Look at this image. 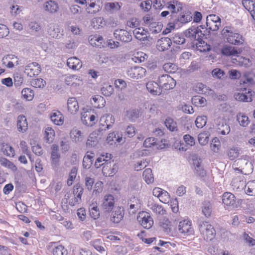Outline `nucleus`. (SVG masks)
Returning <instances> with one entry per match:
<instances>
[{
	"label": "nucleus",
	"instance_id": "f257e3e1",
	"mask_svg": "<svg viewBox=\"0 0 255 255\" xmlns=\"http://www.w3.org/2000/svg\"><path fill=\"white\" fill-rule=\"evenodd\" d=\"M111 158V154L106 153V155H102L98 157L95 163V166L97 168L103 166L102 172L106 176H113L118 169V166L116 164H114L111 167V162L109 161Z\"/></svg>",
	"mask_w": 255,
	"mask_h": 255
},
{
	"label": "nucleus",
	"instance_id": "f03ea898",
	"mask_svg": "<svg viewBox=\"0 0 255 255\" xmlns=\"http://www.w3.org/2000/svg\"><path fill=\"white\" fill-rule=\"evenodd\" d=\"M222 35L228 42L233 45L241 44L244 42L242 35L234 31L233 28L230 26H225L223 28Z\"/></svg>",
	"mask_w": 255,
	"mask_h": 255
},
{
	"label": "nucleus",
	"instance_id": "7ed1b4c3",
	"mask_svg": "<svg viewBox=\"0 0 255 255\" xmlns=\"http://www.w3.org/2000/svg\"><path fill=\"white\" fill-rule=\"evenodd\" d=\"M214 126L218 134L227 135L231 131L229 125L223 116H216L214 120Z\"/></svg>",
	"mask_w": 255,
	"mask_h": 255
},
{
	"label": "nucleus",
	"instance_id": "20e7f679",
	"mask_svg": "<svg viewBox=\"0 0 255 255\" xmlns=\"http://www.w3.org/2000/svg\"><path fill=\"white\" fill-rule=\"evenodd\" d=\"M198 226L200 232L205 240L211 241L215 238L216 231L208 222L200 221Z\"/></svg>",
	"mask_w": 255,
	"mask_h": 255
},
{
	"label": "nucleus",
	"instance_id": "39448f33",
	"mask_svg": "<svg viewBox=\"0 0 255 255\" xmlns=\"http://www.w3.org/2000/svg\"><path fill=\"white\" fill-rule=\"evenodd\" d=\"M158 82L159 87L165 90L172 89L176 85L175 80L167 74H163L159 76Z\"/></svg>",
	"mask_w": 255,
	"mask_h": 255
},
{
	"label": "nucleus",
	"instance_id": "423d86ee",
	"mask_svg": "<svg viewBox=\"0 0 255 255\" xmlns=\"http://www.w3.org/2000/svg\"><path fill=\"white\" fill-rule=\"evenodd\" d=\"M234 97L240 102H251L252 101V91L250 89L240 88L237 90Z\"/></svg>",
	"mask_w": 255,
	"mask_h": 255
},
{
	"label": "nucleus",
	"instance_id": "0eeeda50",
	"mask_svg": "<svg viewBox=\"0 0 255 255\" xmlns=\"http://www.w3.org/2000/svg\"><path fill=\"white\" fill-rule=\"evenodd\" d=\"M137 220L140 224L145 229H149L153 224V221L150 215L147 212L139 213Z\"/></svg>",
	"mask_w": 255,
	"mask_h": 255
},
{
	"label": "nucleus",
	"instance_id": "6e6552de",
	"mask_svg": "<svg viewBox=\"0 0 255 255\" xmlns=\"http://www.w3.org/2000/svg\"><path fill=\"white\" fill-rule=\"evenodd\" d=\"M146 72L145 68L140 66H135L128 68L127 71V74L131 78L138 79L144 77Z\"/></svg>",
	"mask_w": 255,
	"mask_h": 255
},
{
	"label": "nucleus",
	"instance_id": "1a4fd4ad",
	"mask_svg": "<svg viewBox=\"0 0 255 255\" xmlns=\"http://www.w3.org/2000/svg\"><path fill=\"white\" fill-rule=\"evenodd\" d=\"M206 25L209 29L217 31L221 25L220 18L215 14H210L207 16Z\"/></svg>",
	"mask_w": 255,
	"mask_h": 255
},
{
	"label": "nucleus",
	"instance_id": "9d476101",
	"mask_svg": "<svg viewBox=\"0 0 255 255\" xmlns=\"http://www.w3.org/2000/svg\"><path fill=\"white\" fill-rule=\"evenodd\" d=\"M178 230L181 234L186 236L192 235L194 233V229L192 227L191 222L186 220L179 222Z\"/></svg>",
	"mask_w": 255,
	"mask_h": 255
},
{
	"label": "nucleus",
	"instance_id": "9b49d317",
	"mask_svg": "<svg viewBox=\"0 0 255 255\" xmlns=\"http://www.w3.org/2000/svg\"><path fill=\"white\" fill-rule=\"evenodd\" d=\"M248 158L249 157L248 156H245L243 158H239L235 161L233 166H238L240 165L242 162H245V166L243 167L241 171L245 174H249L253 172L254 167L252 162L249 160Z\"/></svg>",
	"mask_w": 255,
	"mask_h": 255
},
{
	"label": "nucleus",
	"instance_id": "f8f14e48",
	"mask_svg": "<svg viewBox=\"0 0 255 255\" xmlns=\"http://www.w3.org/2000/svg\"><path fill=\"white\" fill-rule=\"evenodd\" d=\"M87 133L80 128H74L70 133V136L72 141L75 143H80L82 142L86 136Z\"/></svg>",
	"mask_w": 255,
	"mask_h": 255
},
{
	"label": "nucleus",
	"instance_id": "ddd939ff",
	"mask_svg": "<svg viewBox=\"0 0 255 255\" xmlns=\"http://www.w3.org/2000/svg\"><path fill=\"white\" fill-rule=\"evenodd\" d=\"M24 72L28 76L33 77L40 73L41 67L37 63L32 62L25 66Z\"/></svg>",
	"mask_w": 255,
	"mask_h": 255
},
{
	"label": "nucleus",
	"instance_id": "4468645a",
	"mask_svg": "<svg viewBox=\"0 0 255 255\" xmlns=\"http://www.w3.org/2000/svg\"><path fill=\"white\" fill-rule=\"evenodd\" d=\"M43 8L46 12L49 14H54L58 12L59 10V5L56 1L48 0L44 2Z\"/></svg>",
	"mask_w": 255,
	"mask_h": 255
},
{
	"label": "nucleus",
	"instance_id": "2eb2a0df",
	"mask_svg": "<svg viewBox=\"0 0 255 255\" xmlns=\"http://www.w3.org/2000/svg\"><path fill=\"white\" fill-rule=\"evenodd\" d=\"M115 205V199L111 194H107L104 196L101 207L106 212L109 213L112 211Z\"/></svg>",
	"mask_w": 255,
	"mask_h": 255
},
{
	"label": "nucleus",
	"instance_id": "dca6fc26",
	"mask_svg": "<svg viewBox=\"0 0 255 255\" xmlns=\"http://www.w3.org/2000/svg\"><path fill=\"white\" fill-rule=\"evenodd\" d=\"M114 35L117 39L123 42H129L132 40V36L129 32L123 29L115 30Z\"/></svg>",
	"mask_w": 255,
	"mask_h": 255
},
{
	"label": "nucleus",
	"instance_id": "f3484780",
	"mask_svg": "<svg viewBox=\"0 0 255 255\" xmlns=\"http://www.w3.org/2000/svg\"><path fill=\"white\" fill-rule=\"evenodd\" d=\"M193 165L194 173L201 178L206 175V171L204 169L202 162V159L200 158H196L193 160Z\"/></svg>",
	"mask_w": 255,
	"mask_h": 255
},
{
	"label": "nucleus",
	"instance_id": "a211bd4d",
	"mask_svg": "<svg viewBox=\"0 0 255 255\" xmlns=\"http://www.w3.org/2000/svg\"><path fill=\"white\" fill-rule=\"evenodd\" d=\"M124 215L125 211L122 207H116L111 214L110 220L114 223H119L123 220Z\"/></svg>",
	"mask_w": 255,
	"mask_h": 255
},
{
	"label": "nucleus",
	"instance_id": "6ab92c4d",
	"mask_svg": "<svg viewBox=\"0 0 255 255\" xmlns=\"http://www.w3.org/2000/svg\"><path fill=\"white\" fill-rule=\"evenodd\" d=\"M185 34L187 37L194 39V41L197 39H200V37H202L203 35H204L200 28L196 26H192L187 29L185 31Z\"/></svg>",
	"mask_w": 255,
	"mask_h": 255
},
{
	"label": "nucleus",
	"instance_id": "aec40b11",
	"mask_svg": "<svg viewBox=\"0 0 255 255\" xmlns=\"http://www.w3.org/2000/svg\"><path fill=\"white\" fill-rule=\"evenodd\" d=\"M195 90L198 93L209 96L212 98L215 97V92L206 85L201 83H197L194 87Z\"/></svg>",
	"mask_w": 255,
	"mask_h": 255
},
{
	"label": "nucleus",
	"instance_id": "412c9836",
	"mask_svg": "<svg viewBox=\"0 0 255 255\" xmlns=\"http://www.w3.org/2000/svg\"><path fill=\"white\" fill-rule=\"evenodd\" d=\"M107 142L113 145L114 143H123L125 142V139L123 137V135L121 133L118 131H113L110 133L107 138Z\"/></svg>",
	"mask_w": 255,
	"mask_h": 255
},
{
	"label": "nucleus",
	"instance_id": "4be33fe9",
	"mask_svg": "<svg viewBox=\"0 0 255 255\" xmlns=\"http://www.w3.org/2000/svg\"><path fill=\"white\" fill-rule=\"evenodd\" d=\"M102 9V6L96 3L95 1L90 0L85 6V11L90 15H95Z\"/></svg>",
	"mask_w": 255,
	"mask_h": 255
},
{
	"label": "nucleus",
	"instance_id": "5701e85b",
	"mask_svg": "<svg viewBox=\"0 0 255 255\" xmlns=\"http://www.w3.org/2000/svg\"><path fill=\"white\" fill-rule=\"evenodd\" d=\"M50 118L51 121L56 125L60 126L64 123V117L59 111H52L50 114Z\"/></svg>",
	"mask_w": 255,
	"mask_h": 255
},
{
	"label": "nucleus",
	"instance_id": "b1692460",
	"mask_svg": "<svg viewBox=\"0 0 255 255\" xmlns=\"http://www.w3.org/2000/svg\"><path fill=\"white\" fill-rule=\"evenodd\" d=\"M242 52L241 49H238L231 46L226 45L223 47L221 52L226 56H237Z\"/></svg>",
	"mask_w": 255,
	"mask_h": 255
},
{
	"label": "nucleus",
	"instance_id": "393cba45",
	"mask_svg": "<svg viewBox=\"0 0 255 255\" xmlns=\"http://www.w3.org/2000/svg\"><path fill=\"white\" fill-rule=\"evenodd\" d=\"M81 191L77 195H75L74 193H68L65 195V197L67 202H68L71 206H75L81 201Z\"/></svg>",
	"mask_w": 255,
	"mask_h": 255
},
{
	"label": "nucleus",
	"instance_id": "a878e982",
	"mask_svg": "<svg viewBox=\"0 0 255 255\" xmlns=\"http://www.w3.org/2000/svg\"><path fill=\"white\" fill-rule=\"evenodd\" d=\"M17 128L18 131L24 133L28 129V123L26 117L23 115H19L17 118Z\"/></svg>",
	"mask_w": 255,
	"mask_h": 255
},
{
	"label": "nucleus",
	"instance_id": "bb28decb",
	"mask_svg": "<svg viewBox=\"0 0 255 255\" xmlns=\"http://www.w3.org/2000/svg\"><path fill=\"white\" fill-rule=\"evenodd\" d=\"M147 207L156 215H163L166 213L165 210L161 205L158 204L153 201H149L147 203Z\"/></svg>",
	"mask_w": 255,
	"mask_h": 255
},
{
	"label": "nucleus",
	"instance_id": "cd10ccee",
	"mask_svg": "<svg viewBox=\"0 0 255 255\" xmlns=\"http://www.w3.org/2000/svg\"><path fill=\"white\" fill-rule=\"evenodd\" d=\"M146 88L149 92L154 95H159L162 93V90L159 87L158 82L149 81L146 84Z\"/></svg>",
	"mask_w": 255,
	"mask_h": 255
},
{
	"label": "nucleus",
	"instance_id": "c85d7f7f",
	"mask_svg": "<svg viewBox=\"0 0 255 255\" xmlns=\"http://www.w3.org/2000/svg\"><path fill=\"white\" fill-rule=\"evenodd\" d=\"M67 65L69 68L74 70H78L82 66L81 60L76 57L69 58L67 60Z\"/></svg>",
	"mask_w": 255,
	"mask_h": 255
},
{
	"label": "nucleus",
	"instance_id": "c756f323",
	"mask_svg": "<svg viewBox=\"0 0 255 255\" xmlns=\"http://www.w3.org/2000/svg\"><path fill=\"white\" fill-rule=\"evenodd\" d=\"M171 45V39L168 37L161 38L157 41V47L159 51L168 49Z\"/></svg>",
	"mask_w": 255,
	"mask_h": 255
},
{
	"label": "nucleus",
	"instance_id": "7c9ffc66",
	"mask_svg": "<svg viewBox=\"0 0 255 255\" xmlns=\"http://www.w3.org/2000/svg\"><path fill=\"white\" fill-rule=\"evenodd\" d=\"M51 159L52 164L56 165L59 162L60 155L59 153V147L57 145L53 144L51 147Z\"/></svg>",
	"mask_w": 255,
	"mask_h": 255
},
{
	"label": "nucleus",
	"instance_id": "2f4dec72",
	"mask_svg": "<svg viewBox=\"0 0 255 255\" xmlns=\"http://www.w3.org/2000/svg\"><path fill=\"white\" fill-rule=\"evenodd\" d=\"M79 105L75 98H70L67 101L68 111L72 114H75L79 110Z\"/></svg>",
	"mask_w": 255,
	"mask_h": 255
},
{
	"label": "nucleus",
	"instance_id": "473e14b6",
	"mask_svg": "<svg viewBox=\"0 0 255 255\" xmlns=\"http://www.w3.org/2000/svg\"><path fill=\"white\" fill-rule=\"evenodd\" d=\"M233 62L245 67H250L252 65V62L250 59L238 55L237 58L233 59Z\"/></svg>",
	"mask_w": 255,
	"mask_h": 255
},
{
	"label": "nucleus",
	"instance_id": "72a5a7b5",
	"mask_svg": "<svg viewBox=\"0 0 255 255\" xmlns=\"http://www.w3.org/2000/svg\"><path fill=\"white\" fill-rule=\"evenodd\" d=\"M201 38L202 37H200V39H197L194 41V45H195L197 50L200 52H206L209 51L210 49V45L202 40Z\"/></svg>",
	"mask_w": 255,
	"mask_h": 255
},
{
	"label": "nucleus",
	"instance_id": "f704fd0d",
	"mask_svg": "<svg viewBox=\"0 0 255 255\" xmlns=\"http://www.w3.org/2000/svg\"><path fill=\"white\" fill-rule=\"evenodd\" d=\"M65 83L68 85L74 87L82 85L83 82L80 77L76 75H71L65 79Z\"/></svg>",
	"mask_w": 255,
	"mask_h": 255
},
{
	"label": "nucleus",
	"instance_id": "c9c22d12",
	"mask_svg": "<svg viewBox=\"0 0 255 255\" xmlns=\"http://www.w3.org/2000/svg\"><path fill=\"white\" fill-rule=\"evenodd\" d=\"M222 202L227 206H233L236 203L235 197L230 192H226L223 195Z\"/></svg>",
	"mask_w": 255,
	"mask_h": 255
},
{
	"label": "nucleus",
	"instance_id": "e433bc0d",
	"mask_svg": "<svg viewBox=\"0 0 255 255\" xmlns=\"http://www.w3.org/2000/svg\"><path fill=\"white\" fill-rule=\"evenodd\" d=\"M47 32L53 38H57L59 37L60 29L57 24L50 23L48 25Z\"/></svg>",
	"mask_w": 255,
	"mask_h": 255
},
{
	"label": "nucleus",
	"instance_id": "4c0bfd02",
	"mask_svg": "<svg viewBox=\"0 0 255 255\" xmlns=\"http://www.w3.org/2000/svg\"><path fill=\"white\" fill-rule=\"evenodd\" d=\"M94 154L92 152H87L83 160V167L86 169H89L94 161Z\"/></svg>",
	"mask_w": 255,
	"mask_h": 255
},
{
	"label": "nucleus",
	"instance_id": "58836bf2",
	"mask_svg": "<svg viewBox=\"0 0 255 255\" xmlns=\"http://www.w3.org/2000/svg\"><path fill=\"white\" fill-rule=\"evenodd\" d=\"M134 37L139 40H144L147 37V31L142 27H137L133 31Z\"/></svg>",
	"mask_w": 255,
	"mask_h": 255
},
{
	"label": "nucleus",
	"instance_id": "ea45409f",
	"mask_svg": "<svg viewBox=\"0 0 255 255\" xmlns=\"http://www.w3.org/2000/svg\"><path fill=\"white\" fill-rule=\"evenodd\" d=\"M92 105L97 108H101L105 106L106 101L103 97L100 95H95L93 97L91 101Z\"/></svg>",
	"mask_w": 255,
	"mask_h": 255
},
{
	"label": "nucleus",
	"instance_id": "a19ab883",
	"mask_svg": "<svg viewBox=\"0 0 255 255\" xmlns=\"http://www.w3.org/2000/svg\"><path fill=\"white\" fill-rule=\"evenodd\" d=\"M51 248V252L53 255H65L66 254V250L62 245L56 246L55 243H52Z\"/></svg>",
	"mask_w": 255,
	"mask_h": 255
},
{
	"label": "nucleus",
	"instance_id": "79ce46f5",
	"mask_svg": "<svg viewBox=\"0 0 255 255\" xmlns=\"http://www.w3.org/2000/svg\"><path fill=\"white\" fill-rule=\"evenodd\" d=\"M167 8L172 13H177L182 9V4L177 1L173 0L168 3Z\"/></svg>",
	"mask_w": 255,
	"mask_h": 255
},
{
	"label": "nucleus",
	"instance_id": "37998d69",
	"mask_svg": "<svg viewBox=\"0 0 255 255\" xmlns=\"http://www.w3.org/2000/svg\"><path fill=\"white\" fill-rule=\"evenodd\" d=\"M98 132L95 131L90 133L86 142V144L88 146H95L98 142Z\"/></svg>",
	"mask_w": 255,
	"mask_h": 255
},
{
	"label": "nucleus",
	"instance_id": "c03bdc74",
	"mask_svg": "<svg viewBox=\"0 0 255 255\" xmlns=\"http://www.w3.org/2000/svg\"><path fill=\"white\" fill-rule=\"evenodd\" d=\"M237 120L240 125L243 127H246L250 124L248 117L243 113H239L237 115Z\"/></svg>",
	"mask_w": 255,
	"mask_h": 255
},
{
	"label": "nucleus",
	"instance_id": "a18cd8bd",
	"mask_svg": "<svg viewBox=\"0 0 255 255\" xmlns=\"http://www.w3.org/2000/svg\"><path fill=\"white\" fill-rule=\"evenodd\" d=\"M142 176L145 182L148 184L152 183L154 181V177L150 168L146 169L143 172Z\"/></svg>",
	"mask_w": 255,
	"mask_h": 255
},
{
	"label": "nucleus",
	"instance_id": "49530a36",
	"mask_svg": "<svg viewBox=\"0 0 255 255\" xmlns=\"http://www.w3.org/2000/svg\"><path fill=\"white\" fill-rule=\"evenodd\" d=\"M106 24V21L102 17H96L92 20V25L94 28H100L103 27Z\"/></svg>",
	"mask_w": 255,
	"mask_h": 255
},
{
	"label": "nucleus",
	"instance_id": "de8ad7c7",
	"mask_svg": "<svg viewBox=\"0 0 255 255\" xmlns=\"http://www.w3.org/2000/svg\"><path fill=\"white\" fill-rule=\"evenodd\" d=\"M55 136V131L51 127H47L45 129L44 138L47 142L51 143L53 141Z\"/></svg>",
	"mask_w": 255,
	"mask_h": 255
},
{
	"label": "nucleus",
	"instance_id": "09e8293b",
	"mask_svg": "<svg viewBox=\"0 0 255 255\" xmlns=\"http://www.w3.org/2000/svg\"><path fill=\"white\" fill-rule=\"evenodd\" d=\"M89 212L90 216L94 220L98 219L100 217V211L97 204L90 205Z\"/></svg>",
	"mask_w": 255,
	"mask_h": 255
},
{
	"label": "nucleus",
	"instance_id": "8fccbe9b",
	"mask_svg": "<svg viewBox=\"0 0 255 255\" xmlns=\"http://www.w3.org/2000/svg\"><path fill=\"white\" fill-rule=\"evenodd\" d=\"M21 95L22 98L28 101H31L34 96L33 91L28 88H24L22 90Z\"/></svg>",
	"mask_w": 255,
	"mask_h": 255
},
{
	"label": "nucleus",
	"instance_id": "3c124183",
	"mask_svg": "<svg viewBox=\"0 0 255 255\" xmlns=\"http://www.w3.org/2000/svg\"><path fill=\"white\" fill-rule=\"evenodd\" d=\"M119 62V57L117 55H111L109 57L104 58V60L102 63H107L108 66L117 65Z\"/></svg>",
	"mask_w": 255,
	"mask_h": 255
},
{
	"label": "nucleus",
	"instance_id": "603ef678",
	"mask_svg": "<svg viewBox=\"0 0 255 255\" xmlns=\"http://www.w3.org/2000/svg\"><path fill=\"white\" fill-rule=\"evenodd\" d=\"M90 42L93 46L101 47L104 42V38L100 35H94L90 39Z\"/></svg>",
	"mask_w": 255,
	"mask_h": 255
},
{
	"label": "nucleus",
	"instance_id": "864d4df0",
	"mask_svg": "<svg viewBox=\"0 0 255 255\" xmlns=\"http://www.w3.org/2000/svg\"><path fill=\"white\" fill-rule=\"evenodd\" d=\"M1 150L3 153L7 156L13 157L15 155V151L13 147L7 144L2 145Z\"/></svg>",
	"mask_w": 255,
	"mask_h": 255
},
{
	"label": "nucleus",
	"instance_id": "5fc2aeb1",
	"mask_svg": "<svg viewBox=\"0 0 255 255\" xmlns=\"http://www.w3.org/2000/svg\"><path fill=\"white\" fill-rule=\"evenodd\" d=\"M209 135L210 134L207 131H204L199 133L198 136L199 143L202 145H206L209 141Z\"/></svg>",
	"mask_w": 255,
	"mask_h": 255
},
{
	"label": "nucleus",
	"instance_id": "6e6d98bb",
	"mask_svg": "<svg viewBox=\"0 0 255 255\" xmlns=\"http://www.w3.org/2000/svg\"><path fill=\"white\" fill-rule=\"evenodd\" d=\"M212 208L209 202H205L202 206V213L207 217L211 216Z\"/></svg>",
	"mask_w": 255,
	"mask_h": 255
},
{
	"label": "nucleus",
	"instance_id": "4d7b16f0",
	"mask_svg": "<svg viewBox=\"0 0 255 255\" xmlns=\"http://www.w3.org/2000/svg\"><path fill=\"white\" fill-rule=\"evenodd\" d=\"M138 111L136 109H130L126 112V117L131 121H134L138 117Z\"/></svg>",
	"mask_w": 255,
	"mask_h": 255
},
{
	"label": "nucleus",
	"instance_id": "13d9d810",
	"mask_svg": "<svg viewBox=\"0 0 255 255\" xmlns=\"http://www.w3.org/2000/svg\"><path fill=\"white\" fill-rule=\"evenodd\" d=\"M164 124L166 127L170 131H174L177 129L176 123L170 118H167L165 120Z\"/></svg>",
	"mask_w": 255,
	"mask_h": 255
},
{
	"label": "nucleus",
	"instance_id": "bf43d9fd",
	"mask_svg": "<svg viewBox=\"0 0 255 255\" xmlns=\"http://www.w3.org/2000/svg\"><path fill=\"white\" fill-rule=\"evenodd\" d=\"M245 190L248 195L253 196L255 195V183L249 182L245 186Z\"/></svg>",
	"mask_w": 255,
	"mask_h": 255
},
{
	"label": "nucleus",
	"instance_id": "052dcab7",
	"mask_svg": "<svg viewBox=\"0 0 255 255\" xmlns=\"http://www.w3.org/2000/svg\"><path fill=\"white\" fill-rule=\"evenodd\" d=\"M170 38L171 39V42H173L177 44H182L185 41L183 35L178 33L174 34Z\"/></svg>",
	"mask_w": 255,
	"mask_h": 255
},
{
	"label": "nucleus",
	"instance_id": "680f3d73",
	"mask_svg": "<svg viewBox=\"0 0 255 255\" xmlns=\"http://www.w3.org/2000/svg\"><path fill=\"white\" fill-rule=\"evenodd\" d=\"M221 146V143L217 137L214 138L211 142L210 147L211 150L214 152H217Z\"/></svg>",
	"mask_w": 255,
	"mask_h": 255
},
{
	"label": "nucleus",
	"instance_id": "e2e57ef3",
	"mask_svg": "<svg viewBox=\"0 0 255 255\" xmlns=\"http://www.w3.org/2000/svg\"><path fill=\"white\" fill-rule=\"evenodd\" d=\"M152 5V2L151 0H146L141 2L139 6L143 11L144 12H148L151 9Z\"/></svg>",
	"mask_w": 255,
	"mask_h": 255
},
{
	"label": "nucleus",
	"instance_id": "0e129e2a",
	"mask_svg": "<svg viewBox=\"0 0 255 255\" xmlns=\"http://www.w3.org/2000/svg\"><path fill=\"white\" fill-rule=\"evenodd\" d=\"M159 224L165 232H168L170 231V222L168 219L163 218V219L160 220L159 222Z\"/></svg>",
	"mask_w": 255,
	"mask_h": 255
},
{
	"label": "nucleus",
	"instance_id": "69168bd1",
	"mask_svg": "<svg viewBox=\"0 0 255 255\" xmlns=\"http://www.w3.org/2000/svg\"><path fill=\"white\" fill-rule=\"evenodd\" d=\"M207 118L205 116H198L195 122V125L198 128H202L207 123Z\"/></svg>",
	"mask_w": 255,
	"mask_h": 255
},
{
	"label": "nucleus",
	"instance_id": "338daca9",
	"mask_svg": "<svg viewBox=\"0 0 255 255\" xmlns=\"http://www.w3.org/2000/svg\"><path fill=\"white\" fill-rule=\"evenodd\" d=\"M242 4L245 8L249 11L255 9V3L252 0H243Z\"/></svg>",
	"mask_w": 255,
	"mask_h": 255
},
{
	"label": "nucleus",
	"instance_id": "774afa93",
	"mask_svg": "<svg viewBox=\"0 0 255 255\" xmlns=\"http://www.w3.org/2000/svg\"><path fill=\"white\" fill-rule=\"evenodd\" d=\"M240 154V149L237 147L231 148L228 153V155L230 159L234 160L237 158Z\"/></svg>",
	"mask_w": 255,
	"mask_h": 255
}]
</instances>
